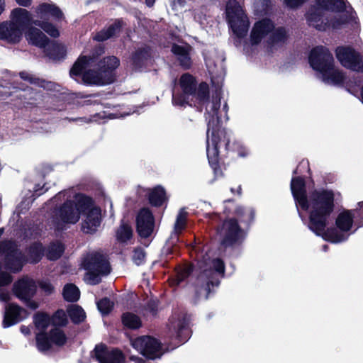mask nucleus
Wrapping results in <instances>:
<instances>
[{
  "label": "nucleus",
  "mask_w": 363,
  "mask_h": 363,
  "mask_svg": "<svg viewBox=\"0 0 363 363\" xmlns=\"http://www.w3.org/2000/svg\"><path fill=\"white\" fill-rule=\"evenodd\" d=\"M179 84L183 91L181 95L173 93V104L176 106H184L189 103V98L196 99L202 104H206V119L208 123L207 129V157L211 166L216 169L218 162V143L221 138H225V133L221 130L222 120L218 116V110L220 106V99L218 97L213 98L212 101H207L208 86L206 83L200 84L196 89L194 78L189 74H183L179 80Z\"/></svg>",
  "instance_id": "f257e3e1"
},
{
  "label": "nucleus",
  "mask_w": 363,
  "mask_h": 363,
  "mask_svg": "<svg viewBox=\"0 0 363 363\" xmlns=\"http://www.w3.org/2000/svg\"><path fill=\"white\" fill-rule=\"evenodd\" d=\"M333 207L334 195L332 191L314 193L311 197L308 227L324 240L338 243L347 239L348 235L345 233L352 228L353 215L350 211H343L338 215L335 223L340 232L335 228L325 230Z\"/></svg>",
  "instance_id": "f03ea898"
},
{
  "label": "nucleus",
  "mask_w": 363,
  "mask_h": 363,
  "mask_svg": "<svg viewBox=\"0 0 363 363\" xmlns=\"http://www.w3.org/2000/svg\"><path fill=\"white\" fill-rule=\"evenodd\" d=\"M119 65L114 56L98 61L94 57L81 56L70 70V76L78 81L81 78L87 84L106 85L114 81L113 71Z\"/></svg>",
  "instance_id": "7ed1b4c3"
},
{
  "label": "nucleus",
  "mask_w": 363,
  "mask_h": 363,
  "mask_svg": "<svg viewBox=\"0 0 363 363\" xmlns=\"http://www.w3.org/2000/svg\"><path fill=\"white\" fill-rule=\"evenodd\" d=\"M86 198L80 194H75L72 189L59 192L46 204L48 208H54L49 221L51 227L62 230L66 224H75L82 212L80 199Z\"/></svg>",
  "instance_id": "20e7f679"
},
{
  "label": "nucleus",
  "mask_w": 363,
  "mask_h": 363,
  "mask_svg": "<svg viewBox=\"0 0 363 363\" xmlns=\"http://www.w3.org/2000/svg\"><path fill=\"white\" fill-rule=\"evenodd\" d=\"M31 19L32 15L28 10L22 8L13 9L10 20L0 23V40L13 44L18 43Z\"/></svg>",
  "instance_id": "39448f33"
},
{
  "label": "nucleus",
  "mask_w": 363,
  "mask_h": 363,
  "mask_svg": "<svg viewBox=\"0 0 363 363\" xmlns=\"http://www.w3.org/2000/svg\"><path fill=\"white\" fill-rule=\"evenodd\" d=\"M34 323L39 332L36 334V345L40 352H46L52 345H63L67 337L62 330L55 327L45 333L50 325V317L45 313H38L34 317Z\"/></svg>",
  "instance_id": "423d86ee"
},
{
  "label": "nucleus",
  "mask_w": 363,
  "mask_h": 363,
  "mask_svg": "<svg viewBox=\"0 0 363 363\" xmlns=\"http://www.w3.org/2000/svg\"><path fill=\"white\" fill-rule=\"evenodd\" d=\"M82 266L87 271L84 280L89 284H97L101 277L110 272V266L106 257L99 252H91L82 259Z\"/></svg>",
  "instance_id": "0eeeda50"
},
{
  "label": "nucleus",
  "mask_w": 363,
  "mask_h": 363,
  "mask_svg": "<svg viewBox=\"0 0 363 363\" xmlns=\"http://www.w3.org/2000/svg\"><path fill=\"white\" fill-rule=\"evenodd\" d=\"M131 345L146 358L145 361L141 357L130 356V359L134 363H150V360L160 359L163 354L160 342L150 336L138 337L131 341Z\"/></svg>",
  "instance_id": "6e6552de"
},
{
  "label": "nucleus",
  "mask_w": 363,
  "mask_h": 363,
  "mask_svg": "<svg viewBox=\"0 0 363 363\" xmlns=\"http://www.w3.org/2000/svg\"><path fill=\"white\" fill-rule=\"evenodd\" d=\"M36 19L30 23L40 27L44 31L52 37L59 35L58 30L47 21L50 18L60 19L62 18V13L58 7L52 4L43 3L39 4L35 9Z\"/></svg>",
  "instance_id": "1a4fd4ad"
},
{
  "label": "nucleus",
  "mask_w": 363,
  "mask_h": 363,
  "mask_svg": "<svg viewBox=\"0 0 363 363\" xmlns=\"http://www.w3.org/2000/svg\"><path fill=\"white\" fill-rule=\"evenodd\" d=\"M225 14L233 33L240 39L245 37L248 30V20L239 2L229 0L226 5Z\"/></svg>",
  "instance_id": "9d476101"
},
{
  "label": "nucleus",
  "mask_w": 363,
  "mask_h": 363,
  "mask_svg": "<svg viewBox=\"0 0 363 363\" xmlns=\"http://www.w3.org/2000/svg\"><path fill=\"white\" fill-rule=\"evenodd\" d=\"M201 267L203 269L199 280L205 282V286L201 289V293H203L205 298H207L211 291V286L213 287L218 285V277H223L225 267L223 261L219 259L211 261L205 259L204 266Z\"/></svg>",
  "instance_id": "9b49d317"
},
{
  "label": "nucleus",
  "mask_w": 363,
  "mask_h": 363,
  "mask_svg": "<svg viewBox=\"0 0 363 363\" xmlns=\"http://www.w3.org/2000/svg\"><path fill=\"white\" fill-rule=\"evenodd\" d=\"M82 208L83 220L82 229L85 233H91L96 230L101 220V210L94 206L93 201L89 198H82L79 200Z\"/></svg>",
  "instance_id": "f8f14e48"
},
{
  "label": "nucleus",
  "mask_w": 363,
  "mask_h": 363,
  "mask_svg": "<svg viewBox=\"0 0 363 363\" xmlns=\"http://www.w3.org/2000/svg\"><path fill=\"white\" fill-rule=\"evenodd\" d=\"M0 255L5 267L13 272L20 271L26 261L16 245L10 241H5L0 244Z\"/></svg>",
  "instance_id": "ddd939ff"
},
{
  "label": "nucleus",
  "mask_w": 363,
  "mask_h": 363,
  "mask_svg": "<svg viewBox=\"0 0 363 363\" xmlns=\"http://www.w3.org/2000/svg\"><path fill=\"white\" fill-rule=\"evenodd\" d=\"M220 245L225 247H231L240 242L244 234L238 222L234 219L225 220L217 230Z\"/></svg>",
  "instance_id": "4468645a"
},
{
  "label": "nucleus",
  "mask_w": 363,
  "mask_h": 363,
  "mask_svg": "<svg viewBox=\"0 0 363 363\" xmlns=\"http://www.w3.org/2000/svg\"><path fill=\"white\" fill-rule=\"evenodd\" d=\"M337 60L345 67L363 72V55L351 48L341 47L336 50Z\"/></svg>",
  "instance_id": "2eb2a0df"
},
{
  "label": "nucleus",
  "mask_w": 363,
  "mask_h": 363,
  "mask_svg": "<svg viewBox=\"0 0 363 363\" xmlns=\"http://www.w3.org/2000/svg\"><path fill=\"white\" fill-rule=\"evenodd\" d=\"M309 62L312 68L317 71L319 76L329 66L334 63V59L329 50L323 47H317L311 50Z\"/></svg>",
  "instance_id": "dca6fc26"
},
{
  "label": "nucleus",
  "mask_w": 363,
  "mask_h": 363,
  "mask_svg": "<svg viewBox=\"0 0 363 363\" xmlns=\"http://www.w3.org/2000/svg\"><path fill=\"white\" fill-rule=\"evenodd\" d=\"M323 9H318L315 6L307 13V21L310 26L315 27L319 30H325L327 27H331L333 28H338L345 22H342L344 18H334V21L325 22V18L322 14Z\"/></svg>",
  "instance_id": "f3484780"
},
{
  "label": "nucleus",
  "mask_w": 363,
  "mask_h": 363,
  "mask_svg": "<svg viewBox=\"0 0 363 363\" xmlns=\"http://www.w3.org/2000/svg\"><path fill=\"white\" fill-rule=\"evenodd\" d=\"M317 7L324 11H332L335 12L333 18H344L342 22H347L352 16L347 9L343 0H315Z\"/></svg>",
  "instance_id": "a211bd4d"
},
{
  "label": "nucleus",
  "mask_w": 363,
  "mask_h": 363,
  "mask_svg": "<svg viewBox=\"0 0 363 363\" xmlns=\"http://www.w3.org/2000/svg\"><path fill=\"white\" fill-rule=\"evenodd\" d=\"M291 189L293 196L298 206L304 210H308L311 213V197L315 192L327 191L326 190L315 191L310 196L309 201L306 196L304 181L299 178H294L291 180Z\"/></svg>",
  "instance_id": "6ab92c4d"
},
{
  "label": "nucleus",
  "mask_w": 363,
  "mask_h": 363,
  "mask_svg": "<svg viewBox=\"0 0 363 363\" xmlns=\"http://www.w3.org/2000/svg\"><path fill=\"white\" fill-rule=\"evenodd\" d=\"M28 315L27 311L16 304L11 303L6 306L3 320L4 328H9L22 321Z\"/></svg>",
  "instance_id": "aec40b11"
},
{
  "label": "nucleus",
  "mask_w": 363,
  "mask_h": 363,
  "mask_svg": "<svg viewBox=\"0 0 363 363\" xmlns=\"http://www.w3.org/2000/svg\"><path fill=\"white\" fill-rule=\"evenodd\" d=\"M94 354L100 363H124V357L121 351L108 350L104 345L96 346Z\"/></svg>",
  "instance_id": "412c9836"
},
{
  "label": "nucleus",
  "mask_w": 363,
  "mask_h": 363,
  "mask_svg": "<svg viewBox=\"0 0 363 363\" xmlns=\"http://www.w3.org/2000/svg\"><path fill=\"white\" fill-rule=\"evenodd\" d=\"M154 222L150 211L147 208L142 209L137 217V230L140 236L147 238L153 232Z\"/></svg>",
  "instance_id": "4be33fe9"
},
{
  "label": "nucleus",
  "mask_w": 363,
  "mask_h": 363,
  "mask_svg": "<svg viewBox=\"0 0 363 363\" xmlns=\"http://www.w3.org/2000/svg\"><path fill=\"white\" fill-rule=\"evenodd\" d=\"M36 291L35 281L28 277H24L16 282L13 286V292L20 299L28 301Z\"/></svg>",
  "instance_id": "5701e85b"
},
{
  "label": "nucleus",
  "mask_w": 363,
  "mask_h": 363,
  "mask_svg": "<svg viewBox=\"0 0 363 363\" xmlns=\"http://www.w3.org/2000/svg\"><path fill=\"white\" fill-rule=\"evenodd\" d=\"M206 67L211 76V82L217 87H220L223 82L225 70L223 65V60L218 59V65L211 57H205Z\"/></svg>",
  "instance_id": "b1692460"
},
{
  "label": "nucleus",
  "mask_w": 363,
  "mask_h": 363,
  "mask_svg": "<svg viewBox=\"0 0 363 363\" xmlns=\"http://www.w3.org/2000/svg\"><path fill=\"white\" fill-rule=\"evenodd\" d=\"M274 29L273 23L267 18L257 22L251 32V44L259 43L262 38Z\"/></svg>",
  "instance_id": "393cba45"
},
{
  "label": "nucleus",
  "mask_w": 363,
  "mask_h": 363,
  "mask_svg": "<svg viewBox=\"0 0 363 363\" xmlns=\"http://www.w3.org/2000/svg\"><path fill=\"white\" fill-rule=\"evenodd\" d=\"M25 38L29 44L40 48H46L49 45L48 38L41 30L36 28H29L25 32Z\"/></svg>",
  "instance_id": "a878e982"
},
{
  "label": "nucleus",
  "mask_w": 363,
  "mask_h": 363,
  "mask_svg": "<svg viewBox=\"0 0 363 363\" xmlns=\"http://www.w3.org/2000/svg\"><path fill=\"white\" fill-rule=\"evenodd\" d=\"M288 38L286 30L283 28H278L274 30L268 40V49L273 52L281 48Z\"/></svg>",
  "instance_id": "bb28decb"
},
{
  "label": "nucleus",
  "mask_w": 363,
  "mask_h": 363,
  "mask_svg": "<svg viewBox=\"0 0 363 363\" xmlns=\"http://www.w3.org/2000/svg\"><path fill=\"white\" fill-rule=\"evenodd\" d=\"M318 77L325 84L333 85L340 84L345 79L343 73L335 67L334 63Z\"/></svg>",
  "instance_id": "cd10ccee"
},
{
  "label": "nucleus",
  "mask_w": 363,
  "mask_h": 363,
  "mask_svg": "<svg viewBox=\"0 0 363 363\" xmlns=\"http://www.w3.org/2000/svg\"><path fill=\"white\" fill-rule=\"evenodd\" d=\"M190 50L191 47L187 45H174L172 48V52L177 57L180 65L184 68H189L191 63L189 56Z\"/></svg>",
  "instance_id": "c85d7f7f"
},
{
  "label": "nucleus",
  "mask_w": 363,
  "mask_h": 363,
  "mask_svg": "<svg viewBox=\"0 0 363 363\" xmlns=\"http://www.w3.org/2000/svg\"><path fill=\"white\" fill-rule=\"evenodd\" d=\"M122 26V23L121 21H116L111 26H110L107 29H104L101 30L100 33H97L94 36V39L97 41H104L106 40L116 33L120 32L121 28Z\"/></svg>",
  "instance_id": "c756f323"
},
{
  "label": "nucleus",
  "mask_w": 363,
  "mask_h": 363,
  "mask_svg": "<svg viewBox=\"0 0 363 363\" xmlns=\"http://www.w3.org/2000/svg\"><path fill=\"white\" fill-rule=\"evenodd\" d=\"M186 320L178 319L175 321L171 322L170 330L181 341H184L188 335V330L186 328Z\"/></svg>",
  "instance_id": "7c9ffc66"
},
{
  "label": "nucleus",
  "mask_w": 363,
  "mask_h": 363,
  "mask_svg": "<svg viewBox=\"0 0 363 363\" xmlns=\"http://www.w3.org/2000/svg\"><path fill=\"white\" fill-rule=\"evenodd\" d=\"M165 192L163 188L158 186L151 191L149 194V200L153 206H161L165 201Z\"/></svg>",
  "instance_id": "2f4dec72"
},
{
  "label": "nucleus",
  "mask_w": 363,
  "mask_h": 363,
  "mask_svg": "<svg viewBox=\"0 0 363 363\" xmlns=\"http://www.w3.org/2000/svg\"><path fill=\"white\" fill-rule=\"evenodd\" d=\"M64 298L70 302L77 301L80 296L79 289L72 284H66L63 289Z\"/></svg>",
  "instance_id": "473e14b6"
},
{
  "label": "nucleus",
  "mask_w": 363,
  "mask_h": 363,
  "mask_svg": "<svg viewBox=\"0 0 363 363\" xmlns=\"http://www.w3.org/2000/svg\"><path fill=\"white\" fill-rule=\"evenodd\" d=\"M122 321L123 325L130 329H137L141 325L140 318L131 313H126L123 315Z\"/></svg>",
  "instance_id": "72a5a7b5"
},
{
  "label": "nucleus",
  "mask_w": 363,
  "mask_h": 363,
  "mask_svg": "<svg viewBox=\"0 0 363 363\" xmlns=\"http://www.w3.org/2000/svg\"><path fill=\"white\" fill-rule=\"evenodd\" d=\"M68 314L74 323H79L86 318L84 311L79 306L74 305L68 310Z\"/></svg>",
  "instance_id": "f704fd0d"
},
{
  "label": "nucleus",
  "mask_w": 363,
  "mask_h": 363,
  "mask_svg": "<svg viewBox=\"0 0 363 363\" xmlns=\"http://www.w3.org/2000/svg\"><path fill=\"white\" fill-rule=\"evenodd\" d=\"M43 255V246L40 243H36L29 249L27 261L30 262H38Z\"/></svg>",
  "instance_id": "c9c22d12"
},
{
  "label": "nucleus",
  "mask_w": 363,
  "mask_h": 363,
  "mask_svg": "<svg viewBox=\"0 0 363 363\" xmlns=\"http://www.w3.org/2000/svg\"><path fill=\"white\" fill-rule=\"evenodd\" d=\"M132 233V229L128 224L121 223L116 232L117 239L121 242H125L131 238Z\"/></svg>",
  "instance_id": "e433bc0d"
},
{
  "label": "nucleus",
  "mask_w": 363,
  "mask_h": 363,
  "mask_svg": "<svg viewBox=\"0 0 363 363\" xmlns=\"http://www.w3.org/2000/svg\"><path fill=\"white\" fill-rule=\"evenodd\" d=\"M64 247L61 243L51 244L48 247L47 257L49 259L55 260L62 255Z\"/></svg>",
  "instance_id": "4c0bfd02"
},
{
  "label": "nucleus",
  "mask_w": 363,
  "mask_h": 363,
  "mask_svg": "<svg viewBox=\"0 0 363 363\" xmlns=\"http://www.w3.org/2000/svg\"><path fill=\"white\" fill-rule=\"evenodd\" d=\"M192 268L191 265H185L178 269L177 276L172 281L173 284L178 285L180 282L184 280L191 272Z\"/></svg>",
  "instance_id": "58836bf2"
},
{
  "label": "nucleus",
  "mask_w": 363,
  "mask_h": 363,
  "mask_svg": "<svg viewBox=\"0 0 363 363\" xmlns=\"http://www.w3.org/2000/svg\"><path fill=\"white\" fill-rule=\"evenodd\" d=\"M186 225V212L184 210H181L177 217V220L174 224V233L175 235L179 234L182 231Z\"/></svg>",
  "instance_id": "ea45409f"
},
{
  "label": "nucleus",
  "mask_w": 363,
  "mask_h": 363,
  "mask_svg": "<svg viewBox=\"0 0 363 363\" xmlns=\"http://www.w3.org/2000/svg\"><path fill=\"white\" fill-rule=\"evenodd\" d=\"M113 303L108 298H104L97 302L99 311L103 314H108L112 309Z\"/></svg>",
  "instance_id": "a19ab883"
},
{
  "label": "nucleus",
  "mask_w": 363,
  "mask_h": 363,
  "mask_svg": "<svg viewBox=\"0 0 363 363\" xmlns=\"http://www.w3.org/2000/svg\"><path fill=\"white\" fill-rule=\"evenodd\" d=\"M20 77L22 79L30 82L31 84L38 85L40 86H45V82L41 81L38 78L34 77L32 74L22 72L20 73Z\"/></svg>",
  "instance_id": "79ce46f5"
},
{
  "label": "nucleus",
  "mask_w": 363,
  "mask_h": 363,
  "mask_svg": "<svg viewBox=\"0 0 363 363\" xmlns=\"http://www.w3.org/2000/svg\"><path fill=\"white\" fill-rule=\"evenodd\" d=\"M54 325H65L67 323V318L64 311H59L55 313L52 318Z\"/></svg>",
  "instance_id": "37998d69"
},
{
  "label": "nucleus",
  "mask_w": 363,
  "mask_h": 363,
  "mask_svg": "<svg viewBox=\"0 0 363 363\" xmlns=\"http://www.w3.org/2000/svg\"><path fill=\"white\" fill-rule=\"evenodd\" d=\"M145 254L141 248L135 249L133 253V259L137 265L141 264L145 259Z\"/></svg>",
  "instance_id": "c03bdc74"
},
{
  "label": "nucleus",
  "mask_w": 363,
  "mask_h": 363,
  "mask_svg": "<svg viewBox=\"0 0 363 363\" xmlns=\"http://www.w3.org/2000/svg\"><path fill=\"white\" fill-rule=\"evenodd\" d=\"M147 56L146 52H136L135 55L132 57L133 64L134 65V67L135 69L138 68V66L140 64V61H143L145 57Z\"/></svg>",
  "instance_id": "a18cd8bd"
},
{
  "label": "nucleus",
  "mask_w": 363,
  "mask_h": 363,
  "mask_svg": "<svg viewBox=\"0 0 363 363\" xmlns=\"http://www.w3.org/2000/svg\"><path fill=\"white\" fill-rule=\"evenodd\" d=\"M12 278L8 273H0V287L10 284Z\"/></svg>",
  "instance_id": "49530a36"
},
{
  "label": "nucleus",
  "mask_w": 363,
  "mask_h": 363,
  "mask_svg": "<svg viewBox=\"0 0 363 363\" xmlns=\"http://www.w3.org/2000/svg\"><path fill=\"white\" fill-rule=\"evenodd\" d=\"M40 288L48 294H51L53 290L52 286L46 281H43L40 283Z\"/></svg>",
  "instance_id": "de8ad7c7"
},
{
  "label": "nucleus",
  "mask_w": 363,
  "mask_h": 363,
  "mask_svg": "<svg viewBox=\"0 0 363 363\" xmlns=\"http://www.w3.org/2000/svg\"><path fill=\"white\" fill-rule=\"evenodd\" d=\"M10 299V294L6 291H0V301L7 302Z\"/></svg>",
  "instance_id": "09e8293b"
},
{
  "label": "nucleus",
  "mask_w": 363,
  "mask_h": 363,
  "mask_svg": "<svg viewBox=\"0 0 363 363\" xmlns=\"http://www.w3.org/2000/svg\"><path fill=\"white\" fill-rule=\"evenodd\" d=\"M18 4L22 6H29L31 4L32 0H16Z\"/></svg>",
  "instance_id": "8fccbe9b"
},
{
  "label": "nucleus",
  "mask_w": 363,
  "mask_h": 363,
  "mask_svg": "<svg viewBox=\"0 0 363 363\" xmlns=\"http://www.w3.org/2000/svg\"><path fill=\"white\" fill-rule=\"evenodd\" d=\"M20 330L21 332L25 335H28L30 334V330L28 326L22 325L21 326Z\"/></svg>",
  "instance_id": "3c124183"
},
{
  "label": "nucleus",
  "mask_w": 363,
  "mask_h": 363,
  "mask_svg": "<svg viewBox=\"0 0 363 363\" xmlns=\"http://www.w3.org/2000/svg\"><path fill=\"white\" fill-rule=\"evenodd\" d=\"M129 115V113H124V114H121V115H118L117 113H110L108 117L110 118H120V117H123L125 116H128Z\"/></svg>",
  "instance_id": "603ef678"
},
{
  "label": "nucleus",
  "mask_w": 363,
  "mask_h": 363,
  "mask_svg": "<svg viewBox=\"0 0 363 363\" xmlns=\"http://www.w3.org/2000/svg\"><path fill=\"white\" fill-rule=\"evenodd\" d=\"M5 1L4 0H0V16L5 10Z\"/></svg>",
  "instance_id": "864d4df0"
},
{
  "label": "nucleus",
  "mask_w": 363,
  "mask_h": 363,
  "mask_svg": "<svg viewBox=\"0 0 363 363\" xmlns=\"http://www.w3.org/2000/svg\"><path fill=\"white\" fill-rule=\"evenodd\" d=\"M28 306L32 309H36L38 307V305L35 302L30 301L28 303Z\"/></svg>",
  "instance_id": "5fc2aeb1"
},
{
  "label": "nucleus",
  "mask_w": 363,
  "mask_h": 363,
  "mask_svg": "<svg viewBox=\"0 0 363 363\" xmlns=\"http://www.w3.org/2000/svg\"><path fill=\"white\" fill-rule=\"evenodd\" d=\"M52 47L56 50H64V47L62 45L55 44V43L52 44Z\"/></svg>",
  "instance_id": "6e6d98bb"
},
{
  "label": "nucleus",
  "mask_w": 363,
  "mask_h": 363,
  "mask_svg": "<svg viewBox=\"0 0 363 363\" xmlns=\"http://www.w3.org/2000/svg\"><path fill=\"white\" fill-rule=\"evenodd\" d=\"M155 0H145V3L147 6H153Z\"/></svg>",
  "instance_id": "4d7b16f0"
},
{
  "label": "nucleus",
  "mask_w": 363,
  "mask_h": 363,
  "mask_svg": "<svg viewBox=\"0 0 363 363\" xmlns=\"http://www.w3.org/2000/svg\"><path fill=\"white\" fill-rule=\"evenodd\" d=\"M239 155H240V156H242V157H244V156H245L247 154H246V153H243L242 152H239Z\"/></svg>",
  "instance_id": "13d9d810"
},
{
  "label": "nucleus",
  "mask_w": 363,
  "mask_h": 363,
  "mask_svg": "<svg viewBox=\"0 0 363 363\" xmlns=\"http://www.w3.org/2000/svg\"><path fill=\"white\" fill-rule=\"evenodd\" d=\"M240 190H241L240 186H238V187L237 188V192H238V194H240Z\"/></svg>",
  "instance_id": "bf43d9fd"
},
{
  "label": "nucleus",
  "mask_w": 363,
  "mask_h": 363,
  "mask_svg": "<svg viewBox=\"0 0 363 363\" xmlns=\"http://www.w3.org/2000/svg\"><path fill=\"white\" fill-rule=\"evenodd\" d=\"M3 232H4V229L0 228V236L2 235Z\"/></svg>",
  "instance_id": "052dcab7"
},
{
  "label": "nucleus",
  "mask_w": 363,
  "mask_h": 363,
  "mask_svg": "<svg viewBox=\"0 0 363 363\" xmlns=\"http://www.w3.org/2000/svg\"><path fill=\"white\" fill-rule=\"evenodd\" d=\"M189 99H190V97ZM191 100H193V99L191 97ZM188 101H189V99H188ZM186 104H185L184 106H185ZM187 104H189V106H191V104H190L189 102Z\"/></svg>",
  "instance_id": "680f3d73"
},
{
  "label": "nucleus",
  "mask_w": 363,
  "mask_h": 363,
  "mask_svg": "<svg viewBox=\"0 0 363 363\" xmlns=\"http://www.w3.org/2000/svg\"><path fill=\"white\" fill-rule=\"evenodd\" d=\"M266 1H267V0H263V2L264 4H266Z\"/></svg>",
  "instance_id": "e2e57ef3"
},
{
  "label": "nucleus",
  "mask_w": 363,
  "mask_h": 363,
  "mask_svg": "<svg viewBox=\"0 0 363 363\" xmlns=\"http://www.w3.org/2000/svg\"><path fill=\"white\" fill-rule=\"evenodd\" d=\"M151 310H152V313H154V308H152Z\"/></svg>",
  "instance_id": "0e129e2a"
},
{
  "label": "nucleus",
  "mask_w": 363,
  "mask_h": 363,
  "mask_svg": "<svg viewBox=\"0 0 363 363\" xmlns=\"http://www.w3.org/2000/svg\"><path fill=\"white\" fill-rule=\"evenodd\" d=\"M326 248H327V246H326V245H325V246H324V250H326Z\"/></svg>",
  "instance_id": "69168bd1"
}]
</instances>
